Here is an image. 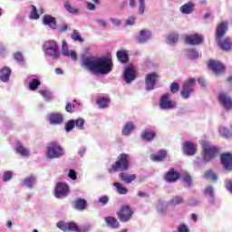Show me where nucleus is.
Masks as SVG:
<instances>
[{"instance_id": "53", "label": "nucleus", "mask_w": 232, "mask_h": 232, "mask_svg": "<svg viewBox=\"0 0 232 232\" xmlns=\"http://www.w3.org/2000/svg\"><path fill=\"white\" fill-rule=\"evenodd\" d=\"M110 198H108V196H102L98 199V202H100L102 206H106V204H108Z\"/></svg>"}, {"instance_id": "19", "label": "nucleus", "mask_w": 232, "mask_h": 232, "mask_svg": "<svg viewBox=\"0 0 232 232\" xmlns=\"http://www.w3.org/2000/svg\"><path fill=\"white\" fill-rule=\"evenodd\" d=\"M186 43L191 45L202 44L204 43V36L201 34H190L186 36L185 38Z\"/></svg>"}, {"instance_id": "52", "label": "nucleus", "mask_w": 232, "mask_h": 232, "mask_svg": "<svg viewBox=\"0 0 232 232\" xmlns=\"http://www.w3.org/2000/svg\"><path fill=\"white\" fill-rule=\"evenodd\" d=\"M14 59H15V61H18V63H23L24 61V57H23V53H21L20 52L14 53Z\"/></svg>"}, {"instance_id": "21", "label": "nucleus", "mask_w": 232, "mask_h": 232, "mask_svg": "<svg viewBox=\"0 0 232 232\" xmlns=\"http://www.w3.org/2000/svg\"><path fill=\"white\" fill-rule=\"evenodd\" d=\"M150 39H151V32L148 30H141L136 38V43L138 44H143V43H148Z\"/></svg>"}, {"instance_id": "35", "label": "nucleus", "mask_w": 232, "mask_h": 232, "mask_svg": "<svg viewBox=\"0 0 232 232\" xmlns=\"http://www.w3.org/2000/svg\"><path fill=\"white\" fill-rule=\"evenodd\" d=\"M166 182H175V169L171 168L164 176Z\"/></svg>"}, {"instance_id": "50", "label": "nucleus", "mask_w": 232, "mask_h": 232, "mask_svg": "<svg viewBox=\"0 0 232 232\" xmlns=\"http://www.w3.org/2000/svg\"><path fill=\"white\" fill-rule=\"evenodd\" d=\"M140 6H139V14H144V10H146V3L144 0H139Z\"/></svg>"}, {"instance_id": "10", "label": "nucleus", "mask_w": 232, "mask_h": 232, "mask_svg": "<svg viewBox=\"0 0 232 232\" xmlns=\"http://www.w3.org/2000/svg\"><path fill=\"white\" fill-rule=\"evenodd\" d=\"M175 107V103L169 98V93H165L160 100V108L161 110H171Z\"/></svg>"}, {"instance_id": "23", "label": "nucleus", "mask_w": 232, "mask_h": 232, "mask_svg": "<svg viewBox=\"0 0 232 232\" xmlns=\"http://www.w3.org/2000/svg\"><path fill=\"white\" fill-rule=\"evenodd\" d=\"M43 23H44V24H45V26H49L53 30H55V28H57V18H55L50 14L44 15Z\"/></svg>"}, {"instance_id": "54", "label": "nucleus", "mask_w": 232, "mask_h": 232, "mask_svg": "<svg viewBox=\"0 0 232 232\" xmlns=\"http://www.w3.org/2000/svg\"><path fill=\"white\" fill-rule=\"evenodd\" d=\"M73 110H75V105H72V103L68 102L65 106L67 113H73Z\"/></svg>"}, {"instance_id": "31", "label": "nucleus", "mask_w": 232, "mask_h": 232, "mask_svg": "<svg viewBox=\"0 0 232 232\" xmlns=\"http://www.w3.org/2000/svg\"><path fill=\"white\" fill-rule=\"evenodd\" d=\"M155 137H157L155 130H145L141 133L142 140H146L147 142H150Z\"/></svg>"}, {"instance_id": "51", "label": "nucleus", "mask_w": 232, "mask_h": 232, "mask_svg": "<svg viewBox=\"0 0 232 232\" xmlns=\"http://www.w3.org/2000/svg\"><path fill=\"white\" fill-rule=\"evenodd\" d=\"M188 206H191L192 208L200 206V200H198V198H190L188 200Z\"/></svg>"}, {"instance_id": "59", "label": "nucleus", "mask_w": 232, "mask_h": 232, "mask_svg": "<svg viewBox=\"0 0 232 232\" xmlns=\"http://www.w3.org/2000/svg\"><path fill=\"white\" fill-rule=\"evenodd\" d=\"M40 95H42L44 99H50V93L46 90L40 91Z\"/></svg>"}, {"instance_id": "49", "label": "nucleus", "mask_w": 232, "mask_h": 232, "mask_svg": "<svg viewBox=\"0 0 232 232\" xmlns=\"http://www.w3.org/2000/svg\"><path fill=\"white\" fill-rule=\"evenodd\" d=\"M14 174L12 173V171H5L3 175L4 182H8V180H11Z\"/></svg>"}, {"instance_id": "60", "label": "nucleus", "mask_w": 232, "mask_h": 232, "mask_svg": "<svg viewBox=\"0 0 232 232\" xmlns=\"http://www.w3.org/2000/svg\"><path fill=\"white\" fill-rule=\"evenodd\" d=\"M96 23L99 24V26H102V28H106V26H108V24L106 23V21L102 19L96 20Z\"/></svg>"}, {"instance_id": "40", "label": "nucleus", "mask_w": 232, "mask_h": 232, "mask_svg": "<svg viewBox=\"0 0 232 232\" xmlns=\"http://www.w3.org/2000/svg\"><path fill=\"white\" fill-rule=\"evenodd\" d=\"M113 186H115L116 189H117V191H118V193L120 195H126V193H128V188H126L125 187L121 186V183L115 182L113 184Z\"/></svg>"}, {"instance_id": "5", "label": "nucleus", "mask_w": 232, "mask_h": 232, "mask_svg": "<svg viewBox=\"0 0 232 232\" xmlns=\"http://www.w3.org/2000/svg\"><path fill=\"white\" fill-rule=\"evenodd\" d=\"M64 156V150L57 141H51L47 146L46 157L47 159H61Z\"/></svg>"}, {"instance_id": "8", "label": "nucleus", "mask_w": 232, "mask_h": 232, "mask_svg": "<svg viewBox=\"0 0 232 232\" xmlns=\"http://www.w3.org/2000/svg\"><path fill=\"white\" fill-rule=\"evenodd\" d=\"M44 48L46 53H49L53 59L59 58V46L57 45V42L53 40L45 42Z\"/></svg>"}, {"instance_id": "13", "label": "nucleus", "mask_w": 232, "mask_h": 232, "mask_svg": "<svg viewBox=\"0 0 232 232\" xmlns=\"http://www.w3.org/2000/svg\"><path fill=\"white\" fill-rule=\"evenodd\" d=\"M227 32V22H222L218 24L216 31V42L220 43Z\"/></svg>"}, {"instance_id": "64", "label": "nucleus", "mask_w": 232, "mask_h": 232, "mask_svg": "<svg viewBox=\"0 0 232 232\" xmlns=\"http://www.w3.org/2000/svg\"><path fill=\"white\" fill-rule=\"evenodd\" d=\"M87 9H88V10H95V5H93V4L90 3V2H88V3H87Z\"/></svg>"}, {"instance_id": "2", "label": "nucleus", "mask_w": 232, "mask_h": 232, "mask_svg": "<svg viewBox=\"0 0 232 232\" xmlns=\"http://www.w3.org/2000/svg\"><path fill=\"white\" fill-rule=\"evenodd\" d=\"M130 155L121 153L117 157L116 161L108 169L109 173H117V171H128L130 169Z\"/></svg>"}, {"instance_id": "46", "label": "nucleus", "mask_w": 232, "mask_h": 232, "mask_svg": "<svg viewBox=\"0 0 232 232\" xmlns=\"http://www.w3.org/2000/svg\"><path fill=\"white\" fill-rule=\"evenodd\" d=\"M219 135L225 139H229V137H231V132H229V130L226 129V127H220Z\"/></svg>"}, {"instance_id": "25", "label": "nucleus", "mask_w": 232, "mask_h": 232, "mask_svg": "<svg viewBox=\"0 0 232 232\" xmlns=\"http://www.w3.org/2000/svg\"><path fill=\"white\" fill-rule=\"evenodd\" d=\"M104 220L108 227H111V229H119L121 227V223H119V220H117L116 218L109 216L105 217Z\"/></svg>"}, {"instance_id": "33", "label": "nucleus", "mask_w": 232, "mask_h": 232, "mask_svg": "<svg viewBox=\"0 0 232 232\" xmlns=\"http://www.w3.org/2000/svg\"><path fill=\"white\" fill-rule=\"evenodd\" d=\"M96 104H98L99 108L104 110V108H108V106H110V98L100 97L96 100Z\"/></svg>"}, {"instance_id": "58", "label": "nucleus", "mask_w": 232, "mask_h": 232, "mask_svg": "<svg viewBox=\"0 0 232 232\" xmlns=\"http://www.w3.org/2000/svg\"><path fill=\"white\" fill-rule=\"evenodd\" d=\"M178 232H189V228L186 225H180L178 227Z\"/></svg>"}, {"instance_id": "29", "label": "nucleus", "mask_w": 232, "mask_h": 232, "mask_svg": "<svg viewBox=\"0 0 232 232\" xmlns=\"http://www.w3.org/2000/svg\"><path fill=\"white\" fill-rule=\"evenodd\" d=\"M219 48H221V50H224V52H229V50H231V46H232V41L230 38H226L225 40H220L219 43H218Z\"/></svg>"}, {"instance_id": "17", "label": "nucleus", "mask_w": 232, "mask_h": 232, "mask_svg": "<svg viewBox=\"0 0 232 232\" xmlns=\"http://www.w3.org/2000/svg\"><path fill=\"white\" fill-rule=\"evenodd\" d=\"M183 153L191 157L197 153V144L191 141H185L183 143Z\"/></svg>"}, {"instance_id": "20", "label": "nucleus", "mask_w": 232, "mask_h": 232, "mask_svg": "<svg viewBox=\"0 0 232 232\" xmlns=\"http://www.w3.org/2000/svg\"><path fill=\"white\" fill-rule=\"evenodd\" d=\"M221 164L223 165V168H225V169L231 171L232 170V154L229 152L222 154Z\"/></svg>"}, {"instance_id": "36", "label": "nucleus", "mask_w": 232, "mask_h": 232, "mask_svg": "<svg viewBox=\"0 0 232 232\" xmlns=\"http://www.w3.org/2000/svg\"><path fill=\"white\" fill-rule=\"evenodd\" d=\"M64 8L69 14H72V15H77V14H79V9L72 6L68 0L64 2Z\"/></svg>"}, {"instance_id": "56", "label": "nucleus", "mask_w": 232, "mask_h": 232, "mask_svg": "<svg viewBox=\"0 0 232 232\" xmlns=\"http://www.w3.org/2000/svg\"><path fill=\"white\" fill-rule=\"evenodd\" d=\"M167 44H175V34H170L167 38Z\"/></svg>"}, {"instance_id": "47", "label": "nucleus", "mask_w": 232, "mask_h": 232, "mask_svg": "<svg viewBox=\"0 0 232 232\" xmlns=\"http://www.w3.org/2000/svg\"><path fill=\"white\" fill-rule=\"evenodd\" d=\"M205 195L206 197H210L213 198L215 197V188L212 186H208L205 188Z\"/></svg>"}, {"instance_id": "18", "label": "nucleus", "mask_w": 232, "mask_h": 232, "mask_svg": "<svg viewBox=\"0 0 232 232\" xmlns=\"http://www.w3.org/2000/svg\"><path fill=\"white\" fill-rule=\"evenodd\" d=\"M175 180H183V182L187 184L188 188H190L192 184L191 176H189V174L184 170L175 172Z\"/></svg>"}, {"instance_id": "57", "label": "nucleus", "mask_w": 232, "mask_h": 232, "mask_svg": "<svg viewBox=\"0 0 232 232\" xmlns=\"http://www.w3.org/2000/svg\"><path fill=\"white\" fill-rule=\"evenodd\" d=\"M68 177L69 179H72V180H77V172L73 169H70Z\"/></svg>"}, {"instance_id": "39", "label": "nucleus", "mask_w": 232, "mask_h": 232, "mask_svg": "<svg viewBox=\"0 0 232 232\" xmlns=\"http://www.w3.org/2000/svg\"><path fill=\"white\" fill-rule=\"evenodd\" d=\"M35 176H29L24 179V186L27 188H32L35 184Z\"/></svg>"}, {"instance_id": "9", "label": "nucleus", "mask_w": 232, "mask_h": 232, "mask_svg": "<svg viewBox=\"0 0 232 232\" xmlns=\"http://www.w3.org/2000/svg\"><path fill=\"white\" fill-rule=\"evenodd\" d=\"M70 191V187H68L65 183H57L54 190V195L56 198H63V197H66Z\"/></svg>"}, {"instance_id": "1", "label": "nucleus", "mask_w": 232, "mask_h": 232, "mask_svg": "<svg viewBox=\"0 0 232 232\" xmlns=\"http://www.w3.org/2000/svg\"><path fill=\"white\" fill-rule=\"evenodd\" d=\"M82 66L93 73L107 75V73H110L113 70V61H111V58L106 56L102 58L85 56L82 60Z\"/></svg>"}, {"instance_id": "16", "label": "nucleus", "mask_w": 232, "mask_h": 232, "mask_svg": "<svg viewBox=\"0 0 232 232\" xmlns=\"http://www.w3.org/2000/svg\"><path fill=\"white\" fill-rule=\"evenodd\" d=\"M135 79H136L135 69L133 68V66L126 67L123 72V81H125V82L130 84V82H133Z\"/></svg>"}, {"instance_id": "28", "label": "nucleus", "mask_w": 232, "mask_h": 232, "mask_svg": "<svg viewBox=\"0 0 232 232\" xmlns=\"http://www.w3.org/2000/svg\"><path fill=\"white\" fill-rule=\"evenodd\" d=\"M11 74L12 70L5 66L0 71V80H2L3 82H8V81H10Z\"/></svg>"}, {"instance_id": "44", "label": "nucleus", "mask_w": 232, "mask_h": 232, "mask_svg": "<svg viewBox=\"0 0 232 232\" xmlns=\"http://www.w3.org/2000/svg\"><path fill=\"white\" fill-rule=\"evenodd\" d=\"M85 122L84 119L78 118L77 120H74V126L78 128V130H84Z\"/></svg>"}, {"instance_id": "7", "label": "nucleus", "mask_w": 232, "mask_h": 232, "mask_svg": "<svg viewBox=\"0 0 232 232\" xmlns=\"http://www.w3.org/2000/svg\"><path fill=\"white\" fill-rule=\"evenodd\" d=\"M197 80L190 78L185 81L182 90L180 91V95L182 99H189L191 93L195 92V84Z\"/></svg>"}, {"instance_id": "14", "label": "nucleus", "mask_w": 232, "mask_h": 232, "mask_svg": "<svg viewBox=\"0 0 232 232\" xmlns=\"http://www.w3.org/2000/svg\"><path fill=\"white\" fill-rule=\"evenodd\" d=\"M218 101L220 104L227 110V111H229L232 110V99L229 97V95L222 92L218 95Z\"/></svg>"}, {"instance_id": "27", "label": "nucleus", "mask_w": 232, "mask_h": 232, "mask_svg": "<svg viewBox=\"0 0 232 232\" xmlns=\"http://www.w3.org/2000/svg\"><path fill=\"white\" fill-rule=\"evenodd\" d=\"M167 157L168 151L166 150H160L157 152V154H153L151 156V160H153V162H160L162 160H165Z\"/></svg>"}, {"instance_id": "3", "label": "nucleus", "mask_w": 232, "mask_h": 232, "mask_svg": "<svg viewBox=\"0 0 232 232\" xmlns=\"http://www.w3.org/2000/svg\"><path fill=\"white\" fill-rule=\"evenodd\" d=\"M201 146L203 149V160L205 162L213 160V159L218 155V148H217L211 142L208 140H201Z\"/></svg>"}, {"instance_id": "62", "label": "nucleus", "mask_w": 232, "mask_h": 232, "mask_svg": "<svg viewBox=\"0 0 232 232\" xmlns=\"http://www.w3.org/2000/svg\"><path fill=\"white\" fill-rule=\"evenodd\" d=\"M126 24L129 26H132V24H135V17L130 16L127 21Z\"/></svg>"}, {"instance_id": "61", "label": "nucleus", "mask_w": 232, "mask_h": 232, "mask_svg": "<svg viewBox=\"0 0 232 232\" xmlns=\"http://www.w3.org/2000/svg\"><path fill=\"white\" fill-rule=\"evenodd\" d=\"M137 195H138V197H140L141 198H148L150 197L149 193H146V192H144L142 190H139Z\"/></svg>"}, {"instance_id": "55", "label": "nucleus", "mask_w": 232, "mask_h": 232, "mask_svg": "<svg viewBox=\"0 0 232 232\" xmlns=\"http://www.w3.org/2000/svg\"><path fill=\"white\" fill-rule=\"evenodd\" d=\"M225 187L227 188V191L232 193V180L231 179L225 180Z\"/></svg>"}, {"instance_id": "63", "label": "nucleus", "mask_w": 232, "mask_h": 232, "mask_svg": "<svg viewBox=\"0 0 232 232\" xmlns=\"http://www.w3.org/2000/svg\"><path fill=\"white\" fill-rule=\"evenodd\" d=\"M182 202H184V198H182V196L175 197V204H182Z\"/></svg>"}, {"instance_id": "15", "label": "nucleus", "mask_w": 232, "mask_h": 232, "mask_svg": "<svg viewBox=\"0 0 232 232\" xmlns=\"http://www.w3.org/2000/svg\"><path fill=\"white\" fill-rule=\"evenodd\" d=\"M47 120L50 124H53V126H59V124H63L64 116L59 112H52L48 115Z\"/></svg>"}, {"instance_id": "48", "label": "nucleus", "mask_w": 232, "mask_h": 232, "mask_svg": "<svg viewBox=\"0 0 232 232\" xmlns=\"http://www.w3.org/2000/svg\"><path fill=\"white\" fill-rule=\"evenodd\" d=\"M32 11L30 14L31 19H39V14L37 13V7L35 5H31Z\"/></svg>"}, {"instance_id": "30", "label": "nucleus", "mask_w": 232, "mask_h": 232, "mask_svg": "<svg viewBox=\"0 0 232 232\" xmlns=\"http://www.w3.org/2000/svg\"><path fill=\"white\" fill-rule=\"evenodd\" d=\"M193 8H195V4L193 2H188L180 6L179 10L181 14H189L193 13Z\"/></svg>"}, {"instance_id": "42", "label": "nucleus", "mask_w": 232, "mask_h": 232, "mask_svg": "<svg viewBox=\"0 0 232 232\" xmlns=\"http://www.w3.org/2000/svg\"><path fill=\"white\" fill-rule=\"evenodd\" d=\"M62 53L64 57H70V51L68 50V44H66V40H63L62 42Z\"/></svg>"}, {"instance_id": "12", "label": "nucleus", "mask_w": 232, "mask_h": 232, "mask_svg": "<svg viewBox=\"0 0 232 232\" xmlns=\"http://www.w3.org/2000/svg\"><path fill=\"white\" fill-rule=\"evenodd\" d=\"M208 68L212 70L216 75H220V73H224L225 71L224 64L215 60H210L208 62Z\"/></svg>"}, {"instance_id": "22", "label": "nucleus", "mask_w": 232, "mask_h": 232, "mask_svg": "<svg viewBox=\"0 0 232 232\" xmlns=\"http://www.w3.org/2000/svg\"><path fill=\"white\" fill-rule=\"evenodd\" d=\"M119 179L121 180V182H124L125 184H131V182L137 180V175L136 174H129L126 171H121L119 174Z\"/></svg>"}, {"instance_id": "34", "label": "nucleus", "mask_w": 232, "mask_h": 232, "mask_svg": "<svg viewBox=\"0 0 232 232\" xmlns=\"http://www.w3.org/2000/svg\"><path fill=\"white\" fill-rule=\"evenodd\" d=\"M133 130H135V125L133 124V122L129 121L123 127L122 134L125 135V136H128L131 133V131H133Z\"/></svg>"}, {"instance_id": "37", "label": "nucleus", "mask_w": 232, "mask_h": 232, "mask_svg": "<svg viewBox=\"0 0 232 232\" xmlns=\"http://www.w3.org/2000/svg\"><path fill=\"white\" fill-rule=\"evenodd\" d=\"M185 55L188 59H198L200 57V53L195 49L187 50Z\"/></svg>"}, {"instance_id": "45", "label": "nucleus", "mask_w": 232, "mask_h": 232, "mask_svg": "<svg viewBox=\"0 0 232 232\" xmlns=\"http://www.w3.org/2000/svg\"><path fill=\"white\" fill-rule=\"evenodd\" d=\"M75 128V120H69L66 123H65V131H67V133H69V131H72V130H73Z\"/></svg>"}, {"instance_id": "41", "label": "nucleus", "mask_w": 232, "mask_h": 232, "mask_svg": "<svg viewBox=\"0 0 232 232\" xmlns=\"http://www.w3.org/2000/svg\"><path fill=\"white\" fill-rule=\"evenodd\" d=\"M72 39L73 41H78L79 43H84V39H82V36H81V33L77 30H73L72 34Z\"/></svg>"}, {"instance_id": "32", "label": "nucleus", "mask_w": 232, "mask_h": 232, "mask_svg": "<svg viewBox=\"0 0 232 232\" xmlns=\"http://www.w3.org/2000/svg\"><path fill=\"white\" fill-rule=\"evenodd\" d=\"M15 151L22 157H28L30 155L28 149L24 148L21 142L16 143Z\"/></svg>"}, {"instance_id": "6", "label": "nucleus", "mask_w": 232, "mask_h": 232, "mask_svg": "<svg viewBox=\"0 0 232 232\" xmlns=\"http://www.w3.org/2000/svg\"><path fill=\"white\" fill-rule=\"evenodd\" d=\"M133 209L130 205H122L116 212V215L121 222H130L133 217Z\"/></svg>"}, {"instance_id": "38", "label": "nucleus", "mask_w": 232, "mask_h": 232, "mask_svg": "<svg viewBox=\"0 0 232 232\" xmlns=\"http://www.w3.org/2000/svg\"><path fill=\"white\" fill-rule=\"evenodd\" d=\"M40 84L41 81L38 79H33L29 82V90H31V92H35L39 88Z\"/></svg>"}, {"instance_id": "4", "label": "nucleus", "mask_w": 232, "mask_h": 232, "mask_svg": "<svg viewBox=\"0 0 232 232\" xmlns=\"http://www.w3.org/2000/svg\"><path fill=\"white\" fill-rule=\"evenodd\" d=\"M56 227L63 232H88L90 231V226H85L83 227H79V225L73 221L64 222L59 221L56 223Z\"/></svg>"}, {"instance_id": "11", "label": "nucleus", "mask_w": 232, "mask_h": 232, "mask_svg": "<svg viewBox=\"0 0 232 232\" xmlns=\"http://www.w3.org/2000/svg\"><path fill=\"white\" fill-rule=\"evenodd\" d=\"M159 79V75L156 72H150L146 75L145 78V84L146 90L150 92L151 90L155 89V84H157V80Z\"/></svg>"}, {"instance_id": "26", "label": "nucleus", "mask_w": 232, "mask_h": 232, "mask_svg": "<svg viewBox=\"0 0 232 232\" xmlns=\"http://www.w3.org/2000/svg\"><path fill=\"white\" fill-rule=\"evenodd\" d=\"M116 57L121 64H126V63H129L130 56L128 55V51L120 50L116 53Z\"/></svg>"}, {"instance_id": "24", "label": "nucleus", "mask_w": 232, "mask_h": 232, "mask_svg": "<svg viewBox=\"0 0 232 232\" xmlns=\"http://www.w3.org/2000/svg\"><path fill=\"white\" fill-rule=\"evenodd\" d=\"M72 208L78 211H84L88 208V202L84 198H77L73 201Z\"/></svg>"}, {"instance_id": "43", "label": "nucleus", "mask_w": 232, "mask_h": 232, "mask_svg": "<svg viewBox=\"0 0 232 232\" xmlns=\"http://www.w3.org/2000/svg\"><path fill=\"white\" fill-rule=\"evenodd\" d=\"M206 179H208L209 180H213V182H217L218 180V176H217L213 170H208L205 173Z\"/></svg>"}]
</instances>
